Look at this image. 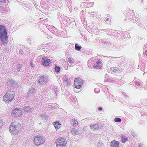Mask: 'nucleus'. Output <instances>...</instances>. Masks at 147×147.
Wrapping results in <instances>:
<instances>
[{"label":"nucleus","instance_id":"f257e3e1","mask_svg":"<svg viewBox=\"0 0 147 147\" xmlns=\"http://www.w3.org/2000/svg\"><path fill=\"white\" fill-rule=\"evenodd\" d=\"M21 127V125L18 122H13L10 126L9 131L11 134H15L18 132Z\"/></svg>","mask_w":147,"mask_h":147},{"label":"nucleus","instance_id":"f03ea898","mask_svg":"<svg viewBox=\"0 0 147 147\" xmlns=\"http://www.w3.org/2000/svg\"><path fill=\"white\" fill-rule=\"evenodd\" d=\"M14 96V92L13 91H8L3 96V100L5 102H11L13 99Z\"/></svg>","mask_w":147,"mask_h":147},{"label":"nucleus","instance_id":"7ed1b4c3","mask_svg":"<svg viewBox=\"0 0 147 147\" xmlns=\"http://www.w3.org/2000/svg\"><path fill=\"white\" fill-rule=\"evenodd\" d=\"M38 81L37 82V84L38 86L40 87L42 86L45 85L48 82V78L46 76H43L41 77H39Z\"/></svg>","mask_w":147,"mask_h":147},{"label":"nucleus","instance_id":"20e7f679","mask_svg":"<svg viewBox=\"0 0 147 147\" xmlns=\"http://www.w3.org/2000/svg\"><path fill=\"white\" fill-rule=\"evenodd\" d=\"M7 36V33L4 26L0 25V38L3 41L5 42Z\"/></svg>","mask_w":147,"mask_h":147},{"label":"nucleus","instance_id":"39448f33","mask_svg":"<svg viewBox=\"0 0 147 147\" xmlns=\"http://www.w3.org/2000/svg\"><path fill=\"white\" fill-rule=\"evenodd\" d=\"M67 143L66 139L62 137L58 138L56 141L57 147H65Z\"/></svg>","mask_w":147,"mask_h":147},{"label":"nucleus","instance_id":"423d86ee","mask_svg":"<svg viewBox=\"0 0 147 147\" xmlns=\"http://www.w3.org/2000/svg\"><path fill=\"white\" fill-rule=\"evenodd\" d=\"M45 142V140L42 137L37 136L34 138V143L37 145L42 144Z\"/></svg>","mask_w":147,"mask_h":147},{"label":"nucleus","instance_id":"0eeeda50","mask_svg":"<svg viewBox=\"0 0 147 147\" xmlns=\"http://www.w3.org/2000/svg\"><path fill=\"white\" fill-rule=\"evenodd\" d=\"M22 112V109L16 108L12 111L11 115L13 117H18L20 116Z\"/></svg>","mask_w":147,"mask_h":147},{"label":"nucleus","instance_id":"6e6552de","mask_svg":"<svg viewBox=\"0 0 147 147\" xmlns=\"http://www.w3.org/2000/svg\"><path fill=\"white\" fill-rule=\"evenodd\" d=\"M83 85L82 82L78 80L77 79H75L74 80V87L78 89H80L82 87Z\"/></svg>","mask_w":147,"mask_h":147},{"label":"nucleus","instance_id":"1a4fd4ad","mask_svg":"<svg viewBox=\"0 0 147 147\" xmlns=\"http://www.w3.org/2000/svg\"><path fill=\"white\" fill-rule=\"evenodd\" d=\"M7 84L10 86L15 87H17L18 84L12 80L9 79L7 81Z\"/></svg>","mask_w":147,"mask_h":147},{"label":"nucleus","instance_id":"9d476101","mask_svg":"<svg viewBox=\"0 0 147 147\" xmlns=\"http://www.w3.org/2000/svg\"><path fill=\"white\" fill-rule=\"evenodd\" d=\"M42 63L44 65L47 66L51 63L50 59L45 58H42Z\"/></svg>","mask_w":147,"mask_h":147},{"label":"nucleus","instance_id":"9b49d317","mask_svg":"<svg viewBox=\"0 0 147 147\" xmlns=\"http://www.w3.org/2000/svg\"><path fill=\"white\" fill-rule=\"evenodd\" d=\"M90 127L92 129H98L101 128V126L100 124L97 123L91 125Z\"/></svg>","mask_w":147,"mask_h":147},{"label":"nucleus","instance_id":"f8f14e48","mask_svg":"<svg viewBox=\"0 0 147 147\" xmlns=\"http://www.w3.org/2000/svg\"><path fill=\"white\" fill-rule=\"evenodd\" d=\"M102 66V64L100 61H95L94 63V67L96 69H100Z\"/></svg>","mask_w":147,"mask_h":147},{"label":"nucleus","instance_id":"ddd939ff","mask_svg":"<svg viewBox=\"0 0 147 147\" xmlns=\"http://www.w3.org/2000/svg\"><path fill=\"white\" fill-rule=\"evenodd\" d=\"M35 93V91L33 88H30L27 94V97H29L33 96Z\"/></svg>","mask_w":147,"mask_h":147},{"label":"nucleus","instance_id":"4468645a","mask_svg":"<svg viewBox=\"0 0 147 147\" xmlns=\"http://www.w3.org/2000/svg\"><path fill=\"white\" fill-rule=\"evenodd\" d=\"M22 111H26L28 113L34 110V108H31L30 106H27L24 107L23 109H22Z\"/></svg>","mask_w":147,"mask_h":147},{"label":"nucleus","instance_id":"2eb2a0df","mask_svg":"<svg viewBox=\"0 0 147 147\" xmlns=\"http://www.w3.org/2000/svg\"><path fill=\"white\" fill-rule=\"evenodd\" d=\"M111 147H118L119 143L114 140L112 141L111 142Z\"/></svg>","mask_w":147,"mask_h":147},{"label":"nucleus","instance_id":"dca6fc26","mask_svg":"<svg viewBox=\"0 0 147 147\" xmlns=\"http://www.w3.org/2000/svg\"><path fill=\"white\" fill-rule=\"evenodd\" d=\"M54 125L56 129H58L61 126V124L58 122L56 121L55 122Z\"/></svg>","mask_w":147,"mask_h":147},{"label":"nucleus","instance_id":"f3484780","mask_svg":"<svg viewBox=\"0 0 147 147\" xmlns=\"http://www.w3.org/2000/svg\"><path fill=\"white\" fill-rule=\"evenodd\" d=\"M121 140L123 143H125L128 140V138L127 137H126L125 136H122L121 137Z\"/></svg>","mask_w":147,"mask_h":147},{"label":"nucleus","instance_id":"a211bd4d","mask_svg":"<svg viewBox=\"0 0 147 147\" xmlns=\"http://www.w3.org/2000/svg\"><path fill=\"white\" fill-rule=\"evenodd\" d=\"M71 125L74 127H76L78 124V122L77 121L75 120H72L71 122Z\"/></svg>","mask_w":147,"mask_h":147},{"label":"nucleus","instance_id":"6ab92c4d","mask_svg":"<svg viewBox=\"0 0 147 147\" xmlns=\"http://www.w3.org/2000/svg\"><path fill=\"white\" fill-rule=\"evenodd\" d=\"M75 49L78 51H80L82 48V47L79 45L77 44L76 43L75 45Z\"/></svg>","mask_w":147,"mask_h":147},{"label":"nucleus","instance_id":"aec40b11","mask_svg":"<svg viewBox=\"0 0 147 147\" xmlns=\"http://www.w3.org/2000/svg\"><path fill=\"white\" fill-rule=\"evenodd\" d=\"M62 78H63V80L66 83H68L69 81L68 79V77L66 75H63L62 76Z\"/></svg>","mask_w":147,"mask_h":147},{"label":"nucleus","instance_id":"412c9836","mask_svg":"<svg viewBox=\"0 0 147 147\" xmlns=\"http://www.w3.org/2000/svg\"><path fill=\"white\" fill-rule=\"evenodd\" d=\"M40 117L43 120H47V117L46 116V115L44 114L43 115H42Z\"/></svg>","mask_w":147,"mask_h":147},{"label":"nucleus","instance_id":"4be33fe9","mask_svg":"<svg viewBox=\"0 0 147 147\" xmlns=\"http://www.w3.org/2000/svg\"><path fill=\"white\" fill-rule=\"evenodd\" d=\"M84 132V129L82 128H80L78 130V133L79 134H81Z\"/></svg>","mask_w":147,"mask_h":147},{"label":"nucleus","instance_id":"5701e85b","mask_svg":"<svg viewBox=\"0 0 147 147\" xmlns=\"http://www.w3.org/2000/svg\"><path fill=\"white\" fill-rule=\"evenodd\" d=\"M113 46H111V47H112L114 49H120V46L117 45H116L115 46L113 45Z\"/></svg>","mask_w":147,"mask_h":147},{"label":"nucleus","instance_id":"b1692460","mask_svg":"<svg viewBox=\"0 0 147 147\" xmlns=\"http://www.w3.org/2000/svg\"><path fill=\"white\" fill-rule=\"evenodd\" d=\"M71 133L73 134H76L78 133V131L76 129H74L71 130Z\"/></svg>","mask_w":147,"mask_h":147},{"label":"nucleus","instance_id":"393cba45","mask_svg":"<svg viewBox=\"0 0 147 147\" xmlns=\"http://www.w3.org/2000/svg\"><path fill=\"white\" fill-rule=\"evenodd\" d=\"M60 67L58 66H57L56 65L55 66V71L56 73H58L60 71Z\"/></svg>","mask_w":147,"mask_h":147},{"label":"nucleus","instance_id":"a878e982","mask_svg":"<svg viewBox=\"0 0 147 147\" xmlns=\"http://www.w3.org/2000/svg\"><path fill=\"white\" fill-rule=\"evenodd\" d=\"M42 99H40V98L39 97H37V98H35L34 100V101L35 102H38L40 101L41 100H42Z\"/></svg>","mask_w":147,"mask_h":147},{"label":"nucleus","instance_id":"bb28decb","mask_svg":"<svg viewBox=\"0 0 147 147\" xmlns=\"http://www.w3.org/2000/svg\"><path fill=\"white\" fill-rule=\"evenodd\" d=\"M104 44L105 45H106L107 46H108L109 47H111V46H110L109 45H111V43L110 42H108L107 41H104Z\"/></svg>","mask_w":147,"mask_h":147},{"label":"nucleus","instance_id":"cd10ccee","mask_svg":"<svg viewBox=\"0 0 147 147\" xmlns=\"http://www.w3.org/2000/svg\"><path fill=\"white\" fill-rule=\"evenodd\" d=\"M115 121L119 122L121 121V119L119 118H115L114 119Z\"/></svg>","mask_w":147,"mask_h":147},{"label":"nucleus","instance_id":"c85d7f7f","mask_svg":"<svg viewBox=\"0 0 147 147\" xmlns=\"http://www.w3.org/2000/svg\"><path fill=\"white\" fill-rule=\"evenodd\" d=\"M22 65L21 64L18 65L17 67V70L18 71H20V68L22 67Z\"/></svg>","mask_w":147,"mask_h":147},{"label":"nucleus","instance_id":"c756f323","mask_svg":"<svg viewBox=\"0 0 147 147\" xmlns=\"http://www.w3.org/2000/svg\"><path fill=\"white\" fill-rule=\"evenodd\" d=\"M105 22L106 23H107L108 24L109 23L111 22V20L109 19V18H107L105 20Z\"/></svg>","mask_w":147,"mask_h":147},{"label":"nucleus","instance_id":"7c9ffc66","mask_svg":"<svg viewBox=\"0 0 147 147\" xmlns=\"http://www.w3.org/2000/svg\"><path fill=\"white\" fill-rule=\"evenodd\" d=\"M99 91V89L98 88H96L94 89V92L96 93H98Z\"/></svg>","mask_w":147,"mask_h":147},{"label":"nucleus","instance_id":"2f4dec72","mask_svg":"<svg viewBox=\"0 0 147 147\" xmlns=\"http://www.w3.org/2000/svg\"><path fill=\"white\" fill-rule=\"evenodd\" d=\"M23 53V50L22 49H20V55L22 56Z\"/></svg>","mask_w":147,"mask_h":147},{"label":"nucleus","instance_id":"473e14b6","mask_svg":"<svg viewBox=\"0 0 147 147\" xmlns=\"http://www.w3.org/2000/svg\"><path fill=\"white\" fill-rule=\"evenodd\" d=\"M7 1V0H0V2L1 3H6Z\"/></svg>","mask_w":147,"mask_h":147},{"label":"nucleus","instance_id":"72a5a7b5","mask_svg":"<svg viewBox=\"0 0 147 147\" xmlns=\"http://www.w3.org/2000/svg\"><path fill=\"white\" fill-rule=\"evenodd\" d=\"M111 69L112 70H113L114 71V72H115V71H116L117 70V68H116V67H115H115H112L111 68Z\"/></svg>","mask_w":147,"mask_h":147},{"label":"nucleus","instance_id":"f704fd0d","mask_svg":"<svg viewBox=\"0 0 147 147\" xmlns=\"http://www.w3.org/2000/svg\"><path fill=\"white\" fill-rule=\"evenodd\" d=\"M144 50H147V43H146L144 46Z\"/></svg>","mask_w":147,"mask_h":147},{"label":"nucleus","instance_id":"c9c22d12","mask_svg":"<svg viewBox=\"0 0 147 147\" xmlns=\"http://www.w3.org/2000/svg\"><path fill=\"white\" fill-rule=\"evenodd\" d=\"M102 143L101 142H99L97 144V146L99 147L100 146H101L102 145Z\"/></svg>","mask_w":147,"mask_h":147},{"label":"nucleus","instance_id":"e433bc0d","mask_svg":"<svg viewBox=\"0 0 147 147\" xmlns=\"http://www.w3.org/2000/svg\"><path fill=\"white\" fill-rule=\"evenodd\" d=\"M69 61L71 64H72L74 63L73 61L70 59H69Z\"/></svg>","mask_w":147,"mask_h":147},{"label":"nucleus","instance_id":"4c0bfd02","mask_svg":"<svg viewBox=\"0 0 147 147\" xmlns=\"http://www.w3.org/2000/svg\"><path fill=\"white\" fill-rule=\"evenodd\" d=\"M69 20L71 21V22H74V19L72 18H71Z\"/></svg>","mask_w":147,"mask_h":147},{"label":"nucleus","instance_id":"58836bf2","mask_svg":"<svg viewBox=\"0 0 147 147\" xmlns=\"http://www.w3.org/2000/svg\"><path fill=\"white\" fill-rule=\"evenodd\" d=\"M144 54L147 56V50L145 51V52L144 53Z\"/></svg>","mask_w":147,"mask_h":147},{"label":"nucleus","instance_id":"ea45409f","mask_svg":"<svg viewBox=\"0 0 147 147\" xmlns=\"http://www.w3.org/2000/svg\"><path fill=\"white\" fill-rule=\"evenodd\" d=\"M136 84L137 86H139L140 85V83L136 82Z\"/></svg>","mask_w":147,"mask_h":147},{"label":"nucleus","instance_id":"a19ab883","mask_svg":"<svg viewBox=\"0 0 147 147\" xmlns=\"http://www.w3.org/2000/svg\"><path fill=\"white\" fill-rule=\"evenodd\" d=\"M102 108L101 107H99L98 108V110H100V111H101L102 110Z\"/></svg>","mask_w":147,"mask_h":147},{"label":"nucleus","instance_id":"79ce46f5","mask_svg":"<svg viewBox=\"0 0 147 147\" xmlns=\"http://www.w3.org/2000/svg\"><path fill=\"white\" fill-rule=\"evenodd\" d=\"M30 66H31V67H33V64H32V62H31V63H30Z\"/></svg>","mask_w":147,"mask_h":147},{"label":"nucleus","instance_id":"37998d69","mask_svg":"<svg viewBox=\"0 0 147 147\" xmlns=\"http://www.w3.org/2000/svg\"><path fill=\"white\" fill-rule=\"evenodd\" d=\"M2 88V86L1 85H0V89H1Z\"/></svg>","mask_w":147,"mask_h":147},{"label":"nucleus","instance_id":"c03bdc74","mask_svg":"<svg viewBox=\"0 0 147 147\" xmlns=\"http://www.w3.org/2000/svg\"><path fill=\"white\" fill-rule=\"evenodd\" d=\"M90 60H91V59L89 60L88 61V62H90Z\"/></svg>","mask_w":147,"mask_h":147}]
</instances>
